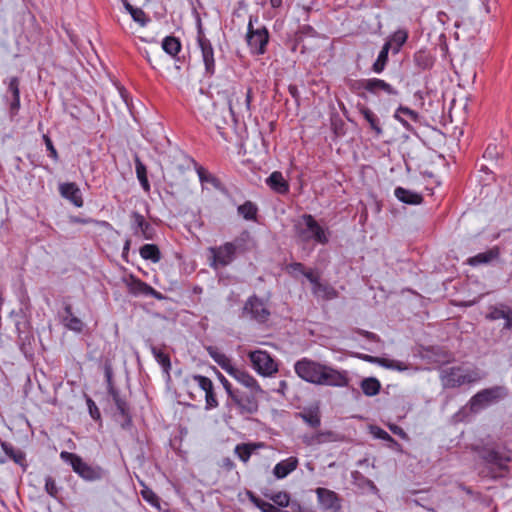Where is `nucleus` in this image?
<instances>
[{
    "instance_id": "nucleus-27",
    "label": "nucleus",
    "mask_w": 512,
    "mask_h": 512,
    "mask_svg": "<svg viewBox=\"0 0 512 512\" xmlns=\"http://www.w3.org/2000/svg\"><path fill=\"white\" fill-rule=\"evenodd\" d=\"M361 358L370 363H377L378 365L388 368V369H393V370H397V371H404L407 369V365L405 363H403L401 361H397V360L373 357V356H369V355H364Z\"/></svg>"
},
{
    "instance_id": "nucleus-39",
    "label": "nucleus",
    "mask_w": 512,
    "mask_h": 512,
    "mask_svg": "<svg viewBox=\"0 0 512 512\" xmlns=\"http://www.w3.org/2000/svg\"><path fill=\"white\" fill-rule=\"evenodd\" d=\"M124 6L135 22L141 26L146 25L147 17L142 9L133 7L128 1H124Z\"/></svg>"
},
{
    "instance_id": "nucleus-12",
    "label": "nucleus",
    "mask_w": 512,
    "mask_h": 512,
    "mask_svg": "<svg viewBox=\"0 0 512 512\" xmlns=\"http://www.w3.org/2000/svg\"><path fill=\"white\" fill-rule=\"evenodd\" d=\"M252 368L262 376H271L278 371V366L271 355L263 350L251 351L248 354Z\"/></svg>"
},
{
    "instance_id": "nucleus-33",
    "label": "nucleus",
    "mask_w": 512,
    "mask_h": 512,
    "mask_svg": "<svg viewBox=\"0 0 512 512\" xmlns=\"http://www.w3.org/2000/svg\"><path fill=\"white\" fill-rule=\"evenodd\" d=\"M364 119L368 122L370 128L374 131L376 136H381L383 133V129L381 127L380 119L378 116L369 108L363 107L360 110Z\"/></svg>"
},
{
    "instance_id": "nucleus-26",
    "label": "nucleus",
    "mask_w": 512,
    "mask_h": 512,
    "mask_svg": "<svg viewBox=\"0 0 512 512\" xmlns=\"http://www.w3.org/2000/svg\"><path fill=\"white\" fill-rule=\"evenodd\" d=\"M64 313L65 315L62 317V322L65 327L74 332H81L83 330L84 324L81 319L73 314L72 307L70 305L65 306Z\"/></svg>"
},
{
    "instance_id": "nucleus-38",
    "label": "nucleus",
    "mask_w": 512,
    "mask_h": 512,
    "mask_svg": "<svg viewBox=\"0 0 512 512\" xmlns=\"http://www.w3.org/2000/svg\"><path fill=\"white\" fill-rule=\"evenodd\" d=\"M298 416L310 427L317 428L320 426L321 420L317 410H308L300 412Z\"/></svg>"
},
{
    "instance_id": "nucleus-64",
    "label": "nucleus",
    "mask_w": 512,
    "mask_h": 512,
    "mask_svg": "<svg viewBox=\"0 0 512 512\" xmlns=\"http://www.w3.org/2000/svg\"><path fill=\"white\" fill-rule=\"evenodd\" d=\"M129 245H130V242L127 241L126 244H125L124 250H128L129 249Z\"/></svg>"
},
{
    "instance_id": "nucleus-31",
    "label": "nucleus",
    "mask_w": 512,
    "mask_h": 512,
    "mask_svg": "<svg viewBox=\"0 0 512 512\" xmlns=\"http://www.w3.org/2000/svg\"><path fill=\"white\" fill-rule=\"evenodd\" d=\"M271 189L279 194H285L289 190V185L280 172H273L266 180Z\"/></svg>"
},
{
    "instance_id": "nucleus-59",
    "label": "nucleus",
    "mask_w": 512,
    "mask_h": 512,
    "mask_svg": "<svg viewBox=\"0 0 512 512\" xmlns=\"http://www.w3.org/2000/svg\"><path fill=\"white\" fill-rule=\"evenodd\" d=\"M198 175L202 182L207 180L206 172L203 169L198 170Z\"/></svg>"
},
{
    "instance_id": "nucleus-19",
    "label": "nucleus",
    "mask_w": 512,
    "mask_h": 512,
    "mask_svg": "<svg viewBox=\"0 0 512 512\" xmlns=\"http://www.w3.org/2000/svg\"><path fill=\"white\" fill-rule=\"evenodd\" d=\"M198 45L201 50L202 60L205 66V71L208 75H213L215 72V59L214 49L210 41L203 35L198 37Z\"/></svg>"
},
{
    "instance_id": "nucleus-3",
    "label": "nucleus",
    "mask_w": 512,
    "mask_h": 512,
    "mask_svg": "<svg viewBox=\"0 0 512 512\" xmlns=\"http://www.w3.org/2000/svg\"><path fill=\"white\" fill-rule=\"evenodd\" d=\"M184 385L192 400L197 399V393H204L207 410L216 408L218 401L214 393V385L210 378L202 375H189L184 379Z\"/></svg>"
},
{
    "instance_id": "nucleus-47",
    "label": "nucleus",
    "mask_w": 512,
    "mask_h": 512,
    "mask_svg": "<svg viewBox=\"0 0 512 512\" xmlns=\"http://www.w3.org/2000/svg\"><path fill=\"white\" fill-rule=\"evenodd\" d=\"M249 498L255 506H257L262 512H276L277 507L269 502L261 500L252 493H248Z\"/></svg>"
},
{
    "instance_id": "nucleus-60",
    "label": "nucleus",
    "mask_w": 512,
    "mask_h": 512,
    "mask_svg": "<svg viewBox=\"0 0 512 512\" xmlns=\"http://www.w3.org/2000/svg\"><path fill=\"white\" fill-rule=\"evenodd\" d=\"M270 4L273 8H278L282 5V0H270Z\"/></svg>"
},
{
    "instance_id": "nucleus-44",
    "label": "nucleus",
    "mask_w": 512,
    "mask_h": 512,
    "mask_svg": "<svg viewBox=\"0 0 512 512\" xmlns=\"http://www.w3.org/2000/svg\"><path fill=\"white\" fill-rule=\"evenodd\" d=\"M256 446L252 444H239L235 447V453L244 463L248 462Z\"/></svg>"
},
{
    "instance_id": "nucleus-57",
    "label": "nucleus",
    "mask_w": 512,
    "mask_h": 512,
    "mask_svg": "<svg viewBox=\"0 0 512 512\" xmlns=\"http://www.w3.org/2000/svg\"><path fill=\"white\" fill-rule=\"evenodd\" d=\"M301 275L305 276L308 279V281L312 284V286L319 282V277L315 275L312 270L307 271L305 269V273H302Z\"/></svg>"
},
{
    "instance_id": "nucleus-29",
    "label": "nucleus",
    "mask_w": 512,
    "mask_h": 512,
    "mask_svg": "<svg viewBox=\"0 0 512 512\" xmlns=\"http://www.w3.org/2000/svg\"><path fill=\"white\" fill-rule=\"evenodd\" d=\"M500 252L497 247H493L488 251L479 253L467 260V263L471 266H477L480 264H487L498 258Z\"/></svg>"
},
{
    "instance_id": "nucleus-4",
    "label": "nucleus",
    "mask_w": 512,
    "mask_h": 512,
    "mask_svg": "<svg viewBox=\"0 0 512 512\" xmlns=\"http://www.w3.org/2000/svg\"><path fill=\"white\" fill-rule=\"evenodd\" d=\"M440 379L444 387L455 388L479 380L480 375L474 369L459 366L442 369Z\"/></svg>"
},
{
    "instance_id": "nucleus-56",
    "label": "nucleus",
    "mask_w": 512,
    "mask_h": 512,
    "mask_svg": "<svg viewBox=\"0 0 512 512\" xmlns=\"http://www.w3.org/2000/svg\"><path fill=\"white\" fill-rule=\"evenodd\" d=\"M394 118L397 121H399L406 130H409V131L413 130L411 125L409 124V122L402 117L401 112H399L398 109L395 111Z\"/></svg>"
},
{
    "instance_id": "nucleus-2",
    "label": "nucleus",
    "mask_w": 512,
    "mask_h": 512,
    "mask_svg": "<svg viewBox=\"0 0 512 512\" xmlns=\"http://www.w3.org/2000/svg\"><path fill=\"white\" fill-rule=\"evenodd\" d=\"M295 235L299 242H314L325 245L329 242L330 231L318 224L310 214L302 215L294 224Z\"/></svg>"
},
{
    "instance_id": "nucleus-53",
    "label": "nucleus",
    "mask_w": 512,
    "mask_h": 512,
    "mask_svg": "<svg viewBox=\"0 0 512 512\" xmlns=\"http://www.w3.org/2000/svg\"><path fill=\"white\" fill-rule=\"evenodd\" d=\"M371 431L376 438L389 442H394V439L385 430L379 427H372Z\"/></svg>"
},
{
    "instance_id": "nucleus-35",
    "label": "nucleus",
    "mask_w": 512,
    "mask_h": 512,
    "mask_svg": "<svg viewBox=\"0 0 512 512\" xmlns=\"http://www.w3.org/2000/svg\"><path fill=\"white\" fill-rule=\"evenodd\" d=\"M313 294L322 299H333L337 296L335 289L329 285L322 284L320 281L312 287Z\"/></svg>"
},
{
    "instance_id": "nucleus-30",
    "label": "nucleus",
    "mask_w": 512,
    "mask_h": 512,
    "mask_svg": "<svg viewBox=\"0 0 512 512\" xmlns=\"http://www.w3.org/2000/svg\"><path fill=\"white\" fill-rule=\"evenodd\" d=\"M396 198L406 204L418 205L422 202V196L411 190L397 187L394 191Z\"/></svg>"
},
{
    "instance_id": "nucleus-37",
    "label": "nucleus",
    "mask_w": 512,
    "mask_h": 512,
    "mask_svg": "<svg viewBox=\"0 0 512 512\" xmlns=\"http://www.w3.org/2000/svg\"><path fill=\"white\" fill-rule=\"evenodd\" d=\"M381 388L380 382L373 377L365 378L361 382V389L366 396H375L379 393Z\"/></svg>"
},
{
    "instance_id": "nucleus-23",
    "label": "nucleus",
    "mask_w": 512,
    "mask_h": 512,
    "mask_svg": "<svg viewBox=\"0 0 512 512\" xmlns=\"http://www.w3.org/2000/svg\"><path fill=\"white\" fill-rule=\"evenodd\" d=\"M486 317L492 321L503 319L505 320L504 328L512 329V308L508 305L500 304L491 307Z\"/></svg>"
},
{
    "instance_id": "nucleus-9",
    "label": "nucleus",
    "mask_w": 512,
    "mask_h": 512,
    "mask_svg": "<svg viewBox=\"0 0 512 512\" xmlns=\"http://www.w3.org/2000/svg\"><path fill=\"white\" fill-rule=\"evenodd\" d=\"M506 396V389L501 386L484 389L475 394L470 400V409L478 412L494 404Z\"/></svg>"
},
{
    "instance_id": "nucleus-43",
    "label": "nucleus",
    "mask_w": 512,
    "mask_h": 512,
    "mask_svg": "<svg viewBox=\"0 0 512 512\" xmlns=\"http://www.w3.org/2000/svg\"><path fill=\"white\" fill-rule=\"evenodd\" d=\"M238 213L246 220H254L257 215V207L252 202L246 201L238 207Z\"/></svg>"
},
{
    "instance_id": "nucleus-6",
    "label": "nucleus",
    "mask_w": 512,
    "mask_h": 512,
    "mask_svg": "<svg viewBox=\"0 0 512 512\" xmlns=\"http://www.w3.org/2000/svg\"><path fill=\"white\" fill-rule=\"evenodd\" d=\"M257 22V17L250 16L247 26L246 41L251 53L262 55L266 51L269 41V33L265 26L254 28L253 22Z\"/></svg>"
},
{
    "instance_id": "nucleus-40",
    "label": "nucleus",
    "mask_w": 512,
    "mask_h": 512,
    "mask_svg": "<svg viewBox=\"0 0 512 512\" xmlns=\"http://www.w3.org/2000/svg\"><path fill=\"white\" fill-rule=\"evenodd\" d=\"M141 486L143 487L141 490V496L142 498L148 502L151 506L160 509V499L159 497L153 492L152 489L147 487L143 481H139Z\"/></svg>"
},
{
    "instance_id": "nucleus-62",
    "label": "nucleus",
    "mask_w": 512,
    "mask_h": 512,
    "mask_svg": "<svg viewBox=\"0 0 512 512\" xmlns=\"http://www.w3.org/2000/svg\"><path fill=\"white\" fill-rule=\"evenodd\" d=\"M74 222H76V223H88L89 220H82V219H79V218H75Z\"/></svg>"
},
{
    "instance_id": "nucleus-14",
    "label": "nucleus",
    "mask_w": 512,
    "mask_h": 512,
    "mask_svg": "<svg viewBox=\"0 0 512 512\" xmlns=\"http://www.w3.org/2000/svg\"><path fill=\"white\" fill-rule=\"evenodd\" d=\"M251 98V89H248L246 92L240 91L232 94L228 105L233 118L236 115H244L250 112Z\"/></svg>"
},
{
    "instance_id": "nucleus-51",
    "label": "nucleus",
    "mask_w": 512,
    "mask_h": 512,
    "mask_svg": "<svg viewBox=\"0 0 512 512\" xmlns=\"http://www.w3.org/2000/svg\"><path fill=\"white\" fill-rule=\"evenodd\" d=\"M45 491L52 497H57L58 487L52 477L45 479Z\"/></svg>"
},
{
    "instance_id": "nucleus-22",
    "label": "nucleus",
    "mask_w": 512,
    "mask_h": 512,
    "mask_svg": "<svg viewBox=\"0 0 512 512\" xmlns=\"http://www.w3.org/2000/svg\"><path fill=\"white\" fill-rule=\"evenodd\" d=\"M481 457L485 462L494 465L499 469H504L506 463L510 461V456L506 452H500L495 448L484 449Z\"/></svg>"
},
{
    "instance_id": "nucleus-7",
    "label": "nucleus",
    "mask_w": 512,
    "mask_h": 512,
    "mask_svg": "<svg viewBox=\"0 0 512 512\" xmlns=\"http://www.w3.org/2000/svg\"><path fill=\"white\" fill-rule=\"evenodd\" d=\"M239 246L237 242H227L218 247H210L208 249L210 254V267L218 269L219 267H225L232 263Z\"/></svg>"
},
{
    "instance_id": "nucleus-34",
    "label": "nucleus",
    "mask_w": 512,
    "mask_h": 512,
    "mask_svg": "<svg viewBox=\"0 0 512 512\" xmlns=\"http://www.w3.org/2000/svg\"><path fill=\"white\" fill-rule=\"evenodd\" d=\"M139 252L144 260H150L153 263H158L161 260L160 250L155 244H145Z\"/></svg>"
},
{
    "instance_id": "nucleus-41",
    "label": "nucleus",
    "mask_w": 512,
    "mask_h": 512,
    "mask_svg": "<svg viewBox=\"0 0 512 512\" xmlns=\"http://www.w3.org/2000/svg\"><path fill=\"white\" fill-rule=\"evenodd\" d=\"M162 48L167 54L175 56L180 51L181 45L175 37L167 36L162 41Z\"/></svg>"
},
{
    "instance_id": "nucleus-45",
    "label": "nucleus",
    "mask_w": 512,
    "mask_h": 512,
    "mask_svg": "<svg viewBox=\"0 0 512 512\" xmlns=\"http://www.w3.org/2000/svg\"><path fill=\"white\" fill-rule=\"evenodd\" d=\"M199 104V109L202 111V114L205 118H209L212 114V110L214 109V103L209 99L206 95H201L199 99H197Z\"/></svg>"
},
{
    "instance_id": "nucleus-10",
    "label": "nucleus",
    "mask_w": 512,
    "mask_h": 512,
    "mask_svg": "<svg viewBox=\"0 0 512 512\" xmlns=\"http://www.w3.org/2000/svg\"><path fill=\"white\" fill-rule=\"evenodd\" d=\"M3 84L6 86L4 101L9 107V118L13 121L21 107L20 80L16 76H10L4 79Z\"/></svg>"
},
{
    "instance_id": "nucleus-11",
    "label": "nucleus",
    "mask_w": 512,
    "mask_h": 512,
    "mask_svg": "<svg viewBox=\"0 0 512 512\" xmlns=\"http://www.w3.org/2000/svg\"><path fill=\"white\" fill-rule=\"evenodd\" d=\"M324 365L308 358L298 360L294 365L295 373L306 382L319 385Z\"/></svg>"
},
{
    "instance_id": "nucleus-1",
    "label": "nucleus",
    "mask_w": 512,
    "mask_h": 512,
    "mask_svg": "<svg viewBox=\"0 0 512 512\" xmlns=\"http://www.w3.org/2000/svg\"><path fill=\"white\" fill-rule=\"evenodd\" d=\"M206 350L214 362H216L238 383L249 389V391H253L254 393H265L257 380L251 374L233 365L231 359L227 357L223 352H221L217 347L208 346Z\"/></svg>"
},
{
    "instance_id": "nucleus-28",
    "label": "nucleus",
    "mask_w": 512,
    "mask_h": 512,
    "mask_svg": "<svg viewBox=\"0 0 512 512\" xmlns=\"http://www.w3.org/2000/svg\"><path fill=\"white\" fill-rule=\"evenodd\" d=\"M361 358L370 363H377L378 365L388 368V369H393V370H397V371H404L407 369V365L405 363H403L401 361H397V360L373 357V356H369V355H364Z\"/></svg>"
},
{
    "instance_id": "nucleus-25",
    "label": "nucleus",
    "mask_w": 512,
    "mask_h": 512,
    "mask_svg": "<svg viewBox=\"0 0 512 512\" xmlns=\"http://www.w3.org/2000/svg\"><path fill=\"white\" fill-rule=\"evenodd\" d=\"M298 466V459L296 457H288L277 463L273 469L276 478L283 479L288 474L293 472Z\"/></svg>"
},
{
    "instance_id": "nucleus-50",
    "label": "nucleus",
    "mask_w": 512,
    "mask_h": 512,
    "mask_svg": "<svg viewBox=\"0 0 512 512\" xmlns=\"http://www.w3.org/2000/svg\"><path fill=\"white\" fill-rule=\"evenodd\" d=\"M287 272L293 277H297L302 273H305V267L302 263L294 262L286 266Z\"/></svg>"
},
{
    "instance_id": "nucleus-24",
    "label": "nucleus",
    "mask_w": 512,
    "mask_h": 512,
    "mask_svg": "<svg viewBox=\"0 0 512 512\" xmlns=\"http://www.w3.org/2000/svg\"><path fill=\"white\" fill-rule=\"evenodd\" d=\"M302 442L307 446H318L334 440V434L331 431H319L312 434H304Z\"/></svg>"
},
{
    "instance_id": "nucleus-54",
    "label": "nucleus",
    "mask_w": 512,
    "mask_h": 512,
    "mask_svg": "<svg viewBox=\"0 0 512 512\" xmlns=\"http://www.w3.org/2000/svg\"><path fill=\"white\" fill-rule=\"evenodd\" d=\"M398 110H399V112H401V115L407 116L409 119H411L414 122H417L419 120V114L416 111H414L408 107L400 106L398 108Z\"/></svg>"
},
{
    "instance_id": "nucleus-32",
    "label": "nucleus",
    "mask_w": 512,
    "mask_h": 512,
    "mask_svg": "<svg viewBox=\"0 0 512 512\" xmlns=\"http://www.w3.org/2000/svg\"><path fill=\"white\" fill-rule=\"evenodd\" d=\"M407 38L408 32L404 29H399L390 36L384 45H389L388 49H392L393 53H398L400 48L407 41Z\"/></svg>"
},
{
    "instance_id": "nucleus-48",
    "label": "nucleus",
    "mask_w": 512,
    "mask_h": 512,
    "mask_svg": "<svg viewBox=\"0 0 512 512\" xmlns=\"http://www.w3.org/2000/svg\"><path fill=\"white\" fill-rule=\"evenodd\" d=\"M1 447H2L3 451L5 452V454L8 457H10L11 459H13L15 463L21 464L22 461L24 460L23 453H21L20 451H15L14 448L10 444H8L6 442H2Z\"/></svg>"
},
{
    "instance_id": "nucleus-17",
    "label": "nucleus",
    "mask_w": 512,
    "mask_h": 512,
    "mask_svg": "<svg viewBox=\"0 0 512 512\" xmlns=\"http://www.w3.org/2000/svg\"><path fill=\"white\" fill-rule=\"evenodd\" d=\"M124 283L126 284L129 292L135 296L145 295V296H153L157 299H161V294L157 292L154 288H152L147 283L141 281L139 278H136L133 275H130L127 278H124Z\"/></svg>"
},
{
    "instance_id": "nucleus-61",
    "label": "nucleus",
    "mask_w": 512,
    "mask_h": 512,
    "mask_svg": "<svg viewBox=\"0 0 512 512\" xmlns=\"http://www.w3.org/2000/svg\"><path fill=\"white\" fill-rule=\"evenodd\" d=\"M363 335L370 340H376L377 338L375 334L370 332H363Z\"/></svg>"
},
{
    "instance_id": "nucleus-42",
    "label": "nucleus",
    "mask_w": 512,
    "mask_h": 512,
    "mask_svg": "<svg viewBox=\"0 0 512 512\" xmlns=\"http://www.w3.org/2000/svg\"><path fill=\"white\" fill-rule=\"evenodd\" d=\"M388 46L389 45H383L381 51L378 54L376 61L373 64V71L375 73L379 74L385 69V66L388 61V53L390 51V49H388Z\"/></svg>"
},
{
    "instance_id": "nucleus-21",
    "label": "nucleus",
    "mask_w": 512,
    "mask_h": 512,
    "mask_svg": "<svg viewBox=\"0 0 512 512\" xmlns=\"http://www.w3.org/2000/svg\"><path fill=\"white\" fill-rule=\"evenodd\" d=\"M59 193L63 198L69 200L74 206H83L82 193L75 183H61L59 185Z\"/></svg>"
},
{
    "instance_id": "nucleus-63",
    "label": "nucleus",
    "mask_w": 512,
    "mask_h": 512,
    "mask_svg": "<svg viewBox=\"0 0 512 512\" xmlns=\"http://www.w3.org/2000/svg\"><path fill=\"white\" fill-rule=\"evenodd\" d=\"M116 403H117L118 408L121 410V412H123L124 410L122 407V403L119 400H117Z\"/></svg>"
},
{
    "instance_id": "nucleus-16",
    "label": "nucleus",
    "mask_w": 512,
    "mask_h": 512,
    "mask_svg": "<svg viewBox=\"0 0 512 512\" xmlns=\"http://www.w3.org/2000/svg\"><path fill=\"white\" fill-rule=\"evenodd\" d=\"M348 384L347 372L324 365L319 385L346 387Z\"/></svg>"
},
{
    "instance_id": "nucleus-46",
    "label": "nucleus",
    "mask_w": 512,
    "mask_h": 512,
    "mask_svg": "<svg viewBox=\"0 0 512 512\" xmlns=\"http://www.w3.org/2000/svg\"><path fill=\"white\" fill-rule=\"evenodd\" d=\"M269 498L278 507H289L292 503L289 494L284 491L274 493Z\"/></svg>"
},
{
    "instance_id": "nucleus-20",
    "label": "nucleus",
    "mask_w": 512,
    "mask_h": 512,
    "mask_svg": "<svg viewBox=\"0 0 512 512\" xmlns=\"http://www.w3.org/2000/svg\"><path fill=\"white\" fill-rule=\"evenodd\" d=\"M132 229L135 235L140 234L144 239L151 240L154 237L155 230L150 223H148L144 216L138 212L131 214Z\"/></svg>"
},
{
    "instance_id": "nucleus-8",
    "label": "nucleus",
    "mask_w": 512,
    "mask_h": 512,
    "mask_svg": "<svg viewBox=\"0 0 512 512\" xmlns=\"http://www.w3.org/2000/svg\"><path fill=\"white\" fill-rule=\"evenodd\" d=\"M355 87L363 89L376 97L387 96L392 98L399 96L397 88L380 78L362 79L356 82Z\"/></svg>"
},
{
    "instance_id": "nucleus-36",
    "label": "nucleus",
    "mask_w": 512,
    "mask_h": 512,
    "mask_svg": "<svg viewBox=\"0 0 512 512\" xmlns=\"http://www.w3.org/2000/svg\"><path fill=\"white\" fill-rule=\"evenodd\" d=\"M135 171L141 187L145 192H149L150 184L147 178V169L146 166L137 156L135 157Z\"/></svg>"
},
{
    "instance_id": "nucleus-5",
    "label": "nucleus",
    "mask_w": 512,
    "mask_h": 512,
    "mask_svg": "<svg viewBox=\"0 0 512 512\" xmlns=\"http://www.w3.org/2000/svg\"><path fill=\"white\" fill-rule=\"evenodd\" d=\"M60 458L69 464L73 471L78 474L85 481L100 480L103 476V471L100 467H93L82 460L77 454L62 451Z\"/></svg>"
},
{
    "instance_id": "nucleus-55",
    "label": "nucleus",
    "mask_w": 512,
    "mask_h": 512,
    "mask_svg": "<svg viewBox=\"0 0 512 512\" xmlns=\"http://www.w3.org/2000/svg\"><path fill=\"white\" fill-rule=\"evenodd\" d=\"M220 381L223 384V387L225 388L229 397L232 398L237 391L232 389L230 382L223 375H220Z\"/></svg>"
},
{
    "instance_id": "nucleus-13",
    "label": "nucleus",
    "mask_w": 512,
    "mask_h": 512,
    "mask_svg": "<svg viewBox=\"0 0 512 512\" xmlns=\"http://www.w3.org/2000/svg\"><path fill=\"white\" fill-rule=\"evenodd\" d=\"M243 313L259 323H264L270 316L267 303L255 295L247 299Z\"/></svg>"
},
{
    "instance_id": "nucleus-58",
    "label": "nucleus",
    "mask_w": 512,
    "mask_h": 512,
    "mask_svg": "<svg viewBox=\"0 0 512 512\" xmlns=\"http://www.w3.org/2000/svg\"><path fill=\"white\" fill-rule=\"evenodd\" d=\"M390 429H391V431H392L394 434L399 435V436H401L402 438H405V437H406L405 432H404V431H403V429H402V428H400L399 426H396V425H394V426H390Z\"/></svg>"
},
{
    "instance_id": "nucleus-49",
    "label": "nucleus",
    "mask_w": 512,
    "mask_h": 512,
    "mask_svg": "<svg viewBox=\"0 0 512 512\" xmlns=\"http://www.w3.org/2000/svg\"><path fill=\"white\" fill-rule=\"evenodd\" d=\"M152 354L155 357L156 361L165 369L170 368V359L167 354L156 347L151 348Z\"/></svg>"
},
{
    "instance_id": "nucleus-15",
    "label": "nucleus",
    "mask_w": 512,
    "mask_h": 512,
    "mask_svg": "<svg viewBox=\"0 0 512 512\" xmlns=\"http://www.w3.org/2000/svg\"><path fill=\"white\" fill-rule=\"evenodd\" d=\"M264 394L254 393L253 391H249L247 394L237 391L231 399L241 413L253 414L258 410V398Z\"/></svg>"
},
{
    "instance_id": "nucleus-18",
    "label": "nucleus",
    "mask_w": 512,
    "mask_h": 512,
    "mask_svg": "<svg viewBox=\"0 0 512 512\" xmlns=\"http://www.w3.org/2000/svg\"><path fill=\"white\" fill-rule=\"evenodd\" d=\"M316 494L320 507L325 512H339L341 509L340 500L337 494L326 488H317Z\"/></svg>"
},
{
    "instance_id": "nucleus-52",
    "label": "nucleus",
    "mask_w": 512,
    "mask_h": 512,
    "mask_svg": "<svg viewBox=\"0 0 512 512\" xmlns=\"http://www.w3.org/2000/svg\"><path fill=\"white\" fill-rule=\"evenodd\" d=\"M43 140H44V143H45V146L47 148V150L49 151L50 153V157L54 160V161H58V152L57 150L55 149L53 143H52V140L50 139V137L48 135H43Z\"/></svg>"
}]
</instances>
